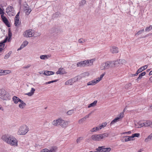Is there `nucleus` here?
Segmentation results:
<instances>
[{"label":"nucleus","mask_w":152,"mask_h":152,"mask_svg":"<svg viewBox=\"0 0 152 152\" xmlns=\"http://www.w3.org/2000/svg\"><path fill=\"white\" fill-rule=\"evenodd\" d=\"M12 36V34L11 32H9L8 34V37L9 39L8 40L9 41H10L11 39V37Z\"/></svg>","instance_id":"53"},{"label":"nucleus","mask_w":152,"mask_h":152,"mask_svg":"<svg viewBox=\"0 0 152 152\" xmlns=\"http://www.w3.org/2000/svg\"><path fill=\"white\" fill-rule=\"evenodd\" d=\"M83 137H78L76 140V142L77 143H79L81 140H83Z\"/></svg>","instance_id":"46"},{"label":"nucleus","mask_w":152,"mask_h":152,"mask_svg":"<svg viewBox=\"0 0 152 152\" xmlns=\"http://www.w3.org/2000/svg\"><path fill=\"white\" fill-rule=\"evenodd\" d=\"M35 91V89L33 88H31L30 92L26 94L28 96H31L33 95Z\"/></svg>","instance_id":"24"},{"label":"nucleus","mask_w":152,"mask_h":152,"mask_svg":"<svg viewBox=\"0 0 152 152\" xmlns=\"http://www.w3.org/2000/svg\"><path fill=\"white\" fill-rule=\"evenodd\" d=\"M144 31V29H143L142 30H140L139 31H138L137 33L136 34H135V35L136 36H138V35L141 34V33H142Z\"/></svg>","instance_id":"50"},{"label":"nucleus","mask_w":152,"mask_h":152,"mask_svg":"<svg viewBox=\"0 0 152 152\" xmlns=\"http://www.w3.org/2000/svg\"><path fill=\"white\" fill-rule=\"evenodd\" d=\"M54 72L51 71H45L43 73V74L45 75H53Z\"/></svg>","instance_id":"23"},{"label":"nucleus","mask_w":152,"mask_h":152,"mask_svg":"<svg viewBox=\"0 0 152 152\" xmlns=\"http://www.w3.org/2000/svg\"><path fill=\"white\" fill-rule=\"evenodd\" d=\"M61 119V118H58L56 120H54L51 122V124L53 125L56 126L59 125Z\"/></svg>","instance_id":"15"},{"label":"nucleus","mask_w":152,"mask_h":152,"mask_svg":"<svg viewBox=\"0 0 152 152\" xmlns=\"http://www.w3.org/2000/svg\"><path fill=\"white\" fill-rule=\"evenodd\" d=\"M93 61H94L93 59L90 60H84L77 62V67L91 66L93 64Z\"/></svg>","instance_id":"4"},{"label":"nucleus","mask_w":152,"mask_h":152,"mask_svg":"<svg viewBox=\"0 0 152 152\" xmlns=\"http://www.w3.org/2000/svg\"><path fill=\"white\" fill-rule=\"evenodd\" d=\"M65 72L63 68H60L58 69V70L56 72V73L57 74H64Z\"/></svg>","instance_id":"21"},{"label":"nucleus","mask_w":152,"mask_h":152,"mask_svg":"<svg viewBox=\"0 0 152 152\" xmlns=\"http://www.w3.org/2000/svg\"><path fill=\"white\" fill-rule=\"evenodd\" d=\"M138 124L139 126L138 127H141L143 126H144V121L143 122H140L138 123Z\"/></svg>","instance_id":"42"},{"label":"nucleus","mask_w":152,"mask_h":152,"mask_svg":"<svg viewBox=\"0 0 152 152\" xmlns=\"http://www.w3.org/2000/svg\"><path fill=\"white\" fill-rule=\"evenodd\" d=\"M4 14H1V17L2 20L7 26L8 27H10V26L8 20L6 17L4 16Z\"/></svg>","instance_id":"10"},{"label":"nucleus","mask_w":152,"mask_h":152,"mask_svg":"<svg viewBox=\"0 0 152 152\" xmlns=\"http://www.w3.org/2000/svg\"><path fill=\"white\" fill-rule=\"evenodd\" d=\"M32 30H30L27 31L23 34L24 36L26 37H31L33 36Z\"/></svg>","instance_id":"11"},{"label":"nucleus","mask_w":152,"mask_h":152,"mask_svg":"<svg viewBox=\"0 0 152 152\" xmlns=\"http://www.w3.org/2000/svg\"><path fill=\"white\" fill-rule=\"evenodd\" d=\"M73 83L72 80V79H70L67 81H66L65 83V85H72Z\"/></svg>","instance_id":"32"},{"label":"nucleus","mask_w":152,"mask_h":152,"mask_svg":"<svg viewBox=\"0 0 152 152\" xmlns=\"http://www.w3.org/2000/svg\"><path fill=\"white\" fill-rule=\"evenodd\" d=\"M10 95L4 89H0V98L3 100H7L10 99Z\"/></svg>","instance_id":"5"},{"label":"nucleus","mask_w":152,"mask_h":152,"mask_svg":"<svg viewBox=\"0 0 152 152\" xmlns=\"http://www.w3.org/2000/svg\"><path fill=\"white\" fill-rule=\"evenodd\" d=\"M107 125V123L106 122H104L102 123L101 124H100L99 127L101 128V129L104 127H105Z\"/></svg>","instance_id":"37"},{"label":"nucleus","mask_w":152,"mask_h":152,"mask_svg":"<svg viewBox=\"0 0 152 152\" xmlns=\"http://www.w3.org/2000/svg\"><path fill=\"white\" fill-rule=\"evenodd\" d=\"M59 125L63 128H65L68 126V122L67 121H64L61 119Z\"/></svg>","instance_id":"9"},{"label":"nucleus","mask_w":152,"mask_h":152,"mask_svg":"<svg viewBox=\"0 0 152 152\" xmlns=\"http://www.w3.org/2000/svg\"><path fill=\"white\" fill-rule=\"evenodd\" d=\"M110 51L113 53H116L118 52V49L115 46H113L110 48Z\"/></svg>","instance_id":"13"},{"label":"nucleus","mask_w":152,"mask_h":152,"mask_svg":"<svg viewBox=\"0 0 152 152\" xmlns=\"http://www.w3.org/2000/svg\"><path fill=\"white\" fill-rule=\"evenodd\" d=\"M97 149H98L99 151H100V152H106L105 148L103 146L99 147Z\"/></svg>","instance_id":"35"},{"label":"nucleus","mask_w":152,"mask_h":152,"mask_svg":"<svg viewBox=\"0 0 152 152\" xmlns=\"http://www.w3.org/2000/svg\"><path fill=\"white\" fill-rule=\"evenodd\" d=\"M50 57V55H42L40 56V58L41 59L45 60L49 58Z\"/></svg>","instance_id":"22"},{"label":"nucleus","mask_w":152,"mask_h":152,"mask_svg":"<svg viewBox=\"0 0 152 152\" xmlns=\"http://www.w3.org/2000/svg\"><path fill=\"white\" fill-rule=\"evenodd\" d=\"M147 65L144 66L139 68L137 72H138V73L139 74V73H140V72H141L145 69H147Z\"/></svg>","instance_id":"19"},{"label":"nucleus","mask_w":152,"mask_h":152,"mask_svg":"<svg viewBox=\"0 0 152 152\" xmlns=\"http://www.w3.org/2000/svg\"><path fill=\"white\" fill-rule=\"evenodd\" d=\"M74 110H71L68 111L67 112V114L68 115H72L74 113Z\"/></svg>","instance_id":"44"},{"label":"nucleus","mask_w":152,"mask_h":152,"mask_svg":"<svg viewBox=\"0 0 152 152\" xmlns=\"http://www.w3.org/2000/svg\"><path fill=\"white\" fill-rule=\"evenodd\" d=\"M4 75H7V74H8L11 73V72L10 71L8 70H4Z\"/></svg>","instance_id":"49"},{"label":"nucleus","mask_w":152,"mask_h":152,"mask_svg":"<svg viewBox=\"0 0 152 152\" xmlns=\"http://www.w3.org/2000/svg\"><path fill=\"white\" fill-rule=\"evenodd\" d=\"M119 61V59L118 60H117L115 61H112V62L113 64V67L115 66H118L119 65V64H120V63Z\"/></svg>","instance_id":"25"},{"label":"nucleus","mask_w":152,"mask_h":152,"mask_svg":"<svg viewBox=\"0 0 152 152\" xmlns=\"http://www.w3.org/2000/svg\"><path fill=\"white\" fill-rule=\"evenodd\" d=\"M109 136L108 133H105L100 134H94L91 136V139L94 141H99Z\"/></svg>","instance_id":"2"},{"label":"nucleus","mask_w":152,"mask_h":152,"mask_svg":"<svg viewBox=\"0 0 152 152\" xmlns=\"http://www.w3.org/2000/svg\"><path fill=\"white\" fill-rule=\"evenodd\" d=\"M28 44V42L27 41H25L21 45L20 48L18 49V50H20L25 47Z\"/></svg>","instance_id":"17"},{"label":"nucleus","mask_w":152,"mask_h":152,"mask_svg":"<svg viewBox=\"0 0 152 152\" xmlns=\"http://www.w3.org/2000/svg\"><path fill=\"white\" fill-rule=\"evenodd\" d=\"M133 140L134 139H132V136H126L125 137V138L124 140L125 142H128L131 140Z\"/></svg>","instance_id":"31"},{"label":"nucleus","mask_w":152,"mask_h":152,"mask_svg":"<svg viewBox=\"0 0 152 152\" xmlns=\"http://www.w3.org/2000/svg\"><path fill=\"white\" fill-rule=\"evenodd\" d=\"M146 74L145 72H143L142 73L140 74L139 75L138 77L136 79V80L138 82L140 79L142 78V77L144 76Z\"/></svg>","instance_id":"26"},{"label":"nucleus","mask_w":152,"mask_h":152,"mask_svg":"<svg viewBox=\"0 0 152 152\" xmlns=\"http://www.w3.org/2000/svg\"><path fill=\"white\" fill-rule=\"evenodd\" d=\"M78 42L80 43H83L85 42V39L83 38H80L78 39Z\"/></svg>","instance_id":"47"},{"label":"nucleus","mask_w":152,"mask_h":152,"mask_svg":"<svg viewBox=\"0 0 152 152\" xmlns=\"http://www.w3.org/2000/svg\"><path fill=\"white\" fill-rule=\"evenodd\" d=\"M144 121V126L148 127L152 126V121L150 120H145Z\"/></svg>","instance_id":"14"},{"label":"nucleus","mask_w":152,"mask_h":152,"mask_svg":"<svg viewBox=\"0 0 152 152\" xmlns=\"http://www.w3.org/2000/svg\"><path fill=\"white\" fill-rule=\"evenodd\" d=\"M86 121L84 120V119L83 118H81L80 119L79 121H78V123L80 124H82L83 123H84Z\"/></svg>","instance_id":"45"},{"label":"nucleus","mask_w":152,"mask_h":152,"mask_svg":"<svg viewBox=\"0 0 152 152\" xmlns=\"http://www.w3.org/2000/svg\"><path fill=\"white\" fill-rule=\"evenodd\" d=\"M89 75V73L88 72H85L82 74V76L83 77H86L88 76Z\"/></svg>","instance_id":"38"},{"label":"nucleus","mask_w":152,"mask_h":152,"mask_svg":"<svg viewBox=\"0 0 152 152\" xmlns=\"http://www.w3.org/2000/svg\"><path fill=\"white\" fill-rule=\"evenodd\" d=\"M58 148L56 146L51 147L49 149L45 148L40 151V152H56Z\"/></svg>","instance_id":"8"},{"label":"nucleus","mask_w":152,"mask_h":152,"mask_svg":"<svg viewBox=\"0 0 152 152\" xmlns=\"http://www.w3.org/2000/svg\"><path fill=\"white\" fill-rule=\"evenodd\" d=\"M113 64L112 61H107L102 63L100 66V68L101 70L108 69L113 67Z\"/></svg>","instance_id":"6"},{"label":"nucleus","mask_w":152,"mask_h":152,"mask_svg":"<svg viewBox=\"0 0 152 152\" xmlns=\"http://www.w3.org/2000/svg\"><path fill=\"white\" fill-rule=\"evenodd\" d=\"M29 130V128L27 126L23 125L19 127L17 134L18 135H24L26 134Z\"/></svg>","instance_id":"3"},{"label":"nucleus","mask_w":152,"mask_h":152,"mask_svg":"<svg viewBox=\"0 0 152 152\" xmlns=\"http://www.w3.org/2000/svg\"><path fill=\"white\" fill-rule=\"evenodd\" d=\"M101 129L100 127H99V126H98L94 127L92 129L91 131L92 132H97L99 130Z\"/></svg>","instance_id":"30"},{"label":"nucleus","mask_w":152,"mask_h":152,"mask_svg":"<svg viewBox=\"0 0 152 152\" xmlns=\"http://www.w3.org/2000/svg\"><path fill=\"white\" fill-rule=\"evenodd\" d=\"M19 18H15V26H18L20 23V22L19 21Z\"/></svg>","instance_id":"27"},{"label":"nucleus","mask_w":152,"mask_h":152,"mask_svg":"<svg viewBox=\"0 0 152 152\" xmlns=\"http://www.w3.org/2000/svg\"><path fill=\"white\" fill-rule=\"evenodd\" d=\"M2 140L11 146L16 147L18 146V140L14 136L11 135L5 134L1 137Z\"/></svg>","instance_id":"1"},{"label":"nucleus","mask_w":152,"mask_h":152,"mask_svg":"<svg viewBox=\"0 0 152 152\" xmlns=\"http://www.w3.org/2000/svg\"><path fill=\"white\" fill-rule=\"evenodd\" d=\"M12 53L11 51H10L8 52V53L4 57V58L5 59H7L10 56V55Z\"/></svg>","instance_id":"41"},{"label":"nucleus","mask_w":152,"mask_h":152,"mask_svg":"<svg viewBox=\"0 0 152 152\" xmlns=\"http://www.w3.org/2000/svg\"><path fill=\"white\" fill-rule=\"evenodd\" d=\"M91 113H90L88 115H86L85 117H83V118L84 119V120L86 121V119L87 118H89V116L91 115Z\"/></svg>","instance_id":"51"},{"label":"nucleus","mask_w":152,"mask_h":152,"mask_svg":"<svg viewBox=\"0 0 152 152\" xmlns=\"http://www.w3.org/2000/svg\"><path fill=\"white\" fill-rule=\"evenodd\" d=\"M4 9L3 10L0 8V15L4 14Z\"/></svg>","instance_id":"55"},{"label":"nucleus","mask_w":152,"mask_h":152,"mask_svg":"<svg viewBox=\"0 0 152 152\" xmlns=\"http://www.w3.org/2000/svg\"><path fill=\"white\" fill-rule=\"evenodd\" d=\"M140 136V134L138 133H134L133 134H132V139L134 137H139Z\"/></svg>","instance_id":"40"},{"label":"nucleus","mask_w":152,"mask_h":152,"mask_svg":"<svg viewBox=\"0 0 152 152\" xmlns=\"http://www.w3.org/2000/svg\"><path fill=\"white\" fill-rule=\"evenodd\" d=\"M138 74V72H136V73L135 74H131V75L130 76L131 77H133L136 76H137Z\"/></svg>","instance_id":"59"},{"label":"nucleus","mask_w":152,"mask_h":152,"mask_svg":"<svg viewBox=\"0 0 152 152\" xmlns=\"http://www.w3.org/2000/svg\"><path fill=\"white\" fill-rule=\"evenodd\" d=\"M152 139V133L149 135L148 137L145 138V141L146 142H148L149 141L151 140Z\"/></svg>","instance_id":"28"},{"label":"nucleus","mask_w":152,"mask_h":152,"mask_svg":"<svg viewBox=\"0 0 152 152\" xmlns=\"http://www.w3.org/2000/svg\"><path fill=\"white\" fill-rule=\"evenodd\" d=\"M119 61L120 62V64H124L126 63V61L124 59H119Z\"/></svg>","instance_id":"43"},{"label":"nucleus","mask_w":152,"mask_h":152,"mask_svg":"<svg viewBox=\"0 0 152 152\" xmlns=\"http://www.w3.org/2000/svg\"><path fill=\"white\" fill-rule=\"evenodd\" d=\"M30 66H31L30 65L28 64V65L26 66H24V68H29Z\"/></svg>","instance_id":"61"},{"label":"nucleus","mask_w":152,"mask_h":152,"mask_svg":"<svg viewBox=\"0 0 152 152\" xmlns=\"http://www.w3.org/2000/svg\"><path fill=\"white\" fill-rule=\"evenodd\" d=\"M98 83V82L96 80V79H94V80H92L88 82L87 83V86L94 85Z\"/></svg>","instance_id":"16"},{"label":"nucleus","mask_w":152,"mask_h":152,"mask_svg":"<svg viewBox=\"0 0 152 152\" xmlns=\"http://www.w3.org/2000/svg\"><path fill=\"white\" fill-rule=\"evenodd\" d=\"M131 85L132 84L131 83H128V84H127L125 86V88L126 89H128V87H130Z\"/></svg>","instance_id":"52"},{"label":"nucleus","mask_w":152,"mask_h":152,"mask_svg":"<svg viewBox=\"0 0 152 152\" xmlns=\"http://www.w3.org/2000/svg\"><path fill=\"white\" fill-rule=\"evenodd\" d=\"M149 81L151 82H152V76L149 79Z\"/></svg>","instance_id":"63"},{"label":"nucleus","mask_w":152,"mask_h":152,"mask_svg":"<svg viewBox=\"0 0 152 152\" xmlns=\"http://www.w3.org/2000/svg\"><path fill=\"white\" fill-rule=\"evenodd\" d=\"M12 100L16 104L18 103V102H20L21 100L19 98L15 96H14L13 97Z\"/></svg>","instance_id":"18"},{"label":"nucleus","mask_w":152,"mask_h":152,"mask_svg":"<svg viewBox=\"0 0 152 152\" xmlns=\"http://www.w3.org/2000/svg\"><path fill=\"white\" fill-rule=\"evenodd\" d=\"M6 12L10 16H13L15 14L13 7L10 6H8L6 9Z\"/></svg>","instance_id":"7"},{"label":"nucleus","mask_w":152,"mask_h":152,"mask_svg":"<svg viewBox=\"0 0 152 152\" xmlns=\"http://www.w3.org/2000/svg\"><path fill=\"white\" fill-rule=\"evenodd\" d=\"M86 3V1L85 0H82L79 3V6L81 7L83 6Z\"/></svg>","instance_id":"34"},{"label":"nucleus","mask_w":152,"mask_h":152,"mask_svg":"<svg viewBox=\"0 0 152 152\" xmlns=\"http://www.w3.org/2000/svg\"><path fill=\"white\" fill-rule=\"evenodd\" d=\"M4 75V72L3 70H0V75Z\"/></svg>","instance_id":"58"},{"label":"nucleus","mask_w":152,"mask_h":152,"mask_svg":"<svg viewBox=\"0 0 152 152\" xmlns=\"http://www.w3.org/2000/svg\"><path fill=\"white\" fill-rule=\"evenodd\" d=\"M151 30V27H150V26L149 27H147L146 28L145 31H149L150 30Z\"/></svg>","instance_id":"57"},{"label":"nucleus","mask_w":152,"mask_h":152,"mask_svg":"<svg viewBox=\"0 0 152 152\" xmlns=\"http://www.w3.org/2000/svg\"><path fill=\"white\" fill-rule=\"evenodd\" d=\"M19 14H20V12H19L17 13V14L16 15L15 18H19Z\"/></svg>","instance_id":"60"},{"label":"nucleus","mask_w":152,"mask_h":152,"mask_svg":"<svg viewBox=\"0 0 152 152\" xmlns=\"http://www.w3.org/2000/svg\"><path fill=\"white\" fill-rule=\"evenodd\" d=\"M124 113H123V112L121 113L120 114L119 117L118 118H120V119L122 118H123L124 117Z\"/></svg>","instance_id":"56"},{"label":"nucleus","mask_w":152,"mask_h":152,"mask_svg":"<svg viewBox=\"0 0 152 152\" xmlns=\"http://www.w3.org/2000/svg\"><path fill=\"white\" fill-rule=\"evenodd\" d=\"M105 148V151H106V152H109L111 150V148Z\"/></svg>","instance_id":"54"},{"label":"nucleus","mask_w":152,"mask_h":152,"mask_svg":"<svg viewBox=\"0 0 152 152\" xmlns=\"http://www.w3.org/2000/svg\"><path fill=\"white\" fill-rule=\"evenodd\" d=\"M119 119H120V118H115L112 121L110 124V125H111L114 124V123L117 122Z\"/></svg>","instance_id":"36"},{"label":"nucleus","mask_w":152,"mask_h":152,"mask_svg":"<svg viewBox=\"0 0 152 152\" xmlns=\"http://www.w3.org/2000/svg\"><path fill=\"white\" fill-rule=\"evenodd\" d=\"M105 74V73H103L101 75H100V77L97 78L96 79L97 80V81L98 82H99L100 80H102V78L104 76Z\"/></svg>","instance_id":"33"},{"label":"nucleus","mask_w":152,"mask_h":152,"mask_svg":"<svg viewBox=\"0 0 152 152\" xmlns=\"http://www.w3.org/2000/svg\"><path fill=\"white\" fill-rule=\"evenodd\" d=\"M7 39L8 37H7L3 41H2L1 42H0V52L4 49L5 45L4 43L7 42Z\"/></svg>","instance_id":"12"},{"label":"nucleus","mask_w":152,"mask_h":152,"mask_svg":"<svg viewBox=\"0 0 152 152\" xmlns=\"http://www.w3.org/2000/svg\"><path fill=\"white\" fill-rule=\"evenodd\" d=\"M31 10L30 8H28L27 9H26L25 10V12L26 13V15H29L30 13L31 12Z\"/></svg>","instance_id":"39"},{"label":"nucleus","mask_w":152,"mask_h":152,"mask_svg":"<svg viewBox=\"0 0 152 152\" xmlns=\"http://www.w3.org/2000/svg\"><path fill=\"white\" fill-rule=\"evenodd\" d=\"M20 103L19 105V107L20 109H23L26 106V104L22 100L20 102Z\"/></svg>","instance_id":"20"},{"label":"nucleus","mask_w":152,"mask_h":152,"mask_svg":"<svg viewBox=\"0 0 152 152\" xmlns=\"http://www.w3.org/2000/svg\"><path fill=\"white\" fill-rule=\"evenodd\" d=\"M96 151H94L93 152H100V151H99L98 149H97V148H96Z\"/></svg>","instance_id":"64"},{"label":"nucleus","mask_w":152,"mask_h":152,"mask_svg":"<svg viewBox=\"0 0 152 152\" xmlns=\"http://www.w3.org/2000/svg\"><path fill=\"white\" fill-rule=\"evenodd\" d=\"M131 133V131H128V132H124V133H123V134H130Z\"/></svg>","instance_id":"62"},{"label":"nucleus","mask_w":152,"mask_h":152,"mask_svg":"<svg viewBox=\"0 0 152 152\" xmlns=\"http://www.w3.org/2000/svg\"><path fill=\"white\" fill-rule=\"evenodd\" d=\"M57 80H52V81H49V82L45 83H44V84H45V85L48 84H50V83H52L56 82L57 81Z\"/></svg>","instance_id":"48"},{"label":"nucleus","mask_w":152,"mask_h":152,"mask_svg":"<svg viewBox=\"0 0 152 152\" xmlns=\"http://www.w3.org/2000/svg\"><path fill=\"white\" fill-rule=\"evenodd\" d=\"M97 101L96 100L94 101L93 103L89 104L88 106V107L90 108L91 107H94L96 105Z\"/></svg>","instance_id":"29"}]
</instances>
